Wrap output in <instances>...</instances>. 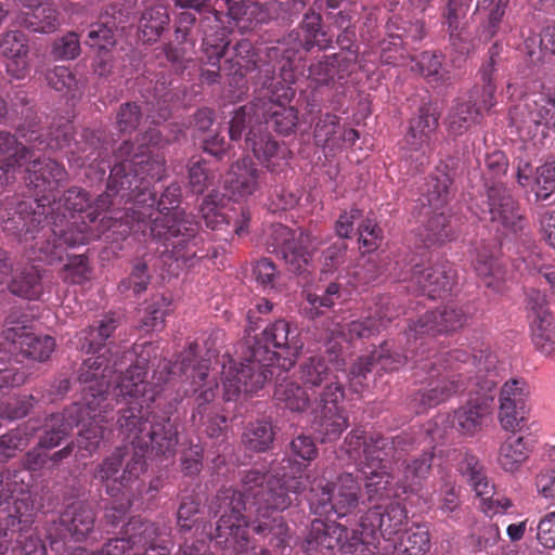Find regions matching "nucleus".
<instances>
[{"label":"nucleus","instance_id":"obj_1","mask_svg":"<svg viewBox=\"0 0 555 555\" xmlns=\"http://www.w3.org/2000/svg\"><path fill=\"white\" fill-rule=\"evenodd\" d=\"M165 173L164 156H146L138 154L130 163L115 164L107 181L106 195L120 197L125 207V216L138 224L149 225L150 236L163 242L162 254L176 261L192 263L199 255L198 224L177 210L181 198V188L171 183L156 198L152 183L162 180Z\"/></svg>","mask_w":555,"mask_h":555},{"label":"nucleus","instance_id":"obj_2","mask_svg":"<svg viewBox=\"0 0 555 555\" xmlns=\"http://www.w3.org/2000/svg\"><path fill=\"white\" fill-rule=\"evenodd\" d=\"M406 350L403 354L392 351L388 343H384L370 354L360 356L348 372L350 386L356 392L363 390L366 375L373 367L380 371H397L408 361L427 373L420 387L410 395V408L416 414L446 402L451 397L466 391L472 383L477 386L495 371L496 357L489 349H480L470 354L467 349L456 348L450 351L435 353L433 357L424 353L420 340H409L406 332Z\"/></svg>","mask_w":555,"mask_h":555},{"label":"nucleus","instance_id":"obj_3","mask_svg":"<svg viewBox=\"0 0 555 555\" xmlns=\"http://www.w3.org/2000/svg\"><path fill=\"white\" fill-rule=\"evenodd\" d=\"M153 344L135 346L122 351L113 365L127 366L117 377L113 396L117 402L125 401L128 406L120 411L117 424L120 435L131 444V457L125 467L124 479L140 477L147 469L145 456L170 459L176 454L179 442L178 425L169 416L149 411L156 400L158 390L145 380Z\"/></svg>","mask_w":555,"mask_h":555},{"label":"nucleus","instance_id":"obj_4","mask_svg":"<svg viewBox=\"0 0 555 555\" xmlns=\"http://www.w3.org/2000/svg\"><path fill=\"white\" fill-rule=\"evenodd\" d=\"M119 325L115 314H106L96 321L89 328L79 334L81 350L92 357L83 360L78 371V380L85 385L82 388L83 421L81 430L78 434L77 446L89 455L95 452L104 437L102 423L107 422V412L113 406L109 403V380L114 374L119 376L125 373L127 366H116L113 363L121 352L117 349L112 351L106 347V341L115 333Z\"/></svg>","mask_w":555,"mask_h":555},{"label":"nucleus","instance_id":"obj_5","mask_svg":"<svg viewBox=\"0 0 555 555\" xmlns=\"http://www.w3.org/2000/svg\"><path fill=\"white\" fill-rule=\"evenodd\" d=\"M309 482L305 475L304 464L284 456L276 466L269 472L253 468L242 477V491L233 489L242 495L245 508L255 506L258 524L254 531L260 535H270V544L276 548H284L289 539V529L282 516L273 517V512L288 508L293 499L291 493L300 494L307 489Z\"/></svg>","mask_w":555,"mask_h":555},{"label":"nucleus","instance_id":"obj_6","mask_svg":"<svg viewBox=\"0 0 555 555\" xmlns=\"http://www.w3.org/2000/svg\"><path fill=\"white\" fill-rule=\"evenodd\" d=\"M302 348L298 328L286 320L280 319L268 325L247 348L240 366H223V400L234 401L241 392H256L275 373L278 378L287 373Z\"/></svg>","mask_w":555,"mask_h":555},{"label":"nucleus","instance_id":"obj_7","mask_svg":"<svg viewBox=\"0 0 555 555\" xmlns=\"http://www.w3.org/2000/svg\"><path fill=\"white\" fill-rule=\"evenodd\" d=\"M406 519V509L398 502L370 507L360 518L361 531L336 521L314 519L301 547L306 553L338 547L341 553L350 555H389L379 552L377 533L389 544L402 531Z\"/></svg>","mask_w":555,"mask_h":555},{"label":"nucleus","instance_id":"obj_8","mask_svg":"<svg viewBox=\"0 0 555 555\" xmlns=\"http://www.w3.org/2000/svg\"><path fill=\"white\" fill-rule=\"evenodd\" d=\"M343 348L330 340L321 354L306 358L298 366V379L315 396L318 403L313 426L322 441H334L348 427V417L339 405L345 398V388L338 372L345 370Z\"/></svg>","mask_w":555,"mask_h":555},{"label":"nucleus","instance_id":"obj_9","mask_svg":"<svg viewBox=\"0 0 555 555\" xmlns=\"http://www.w3.org/2000/svg\"><path fill=\"white\" fill-rule=\"evenodd\" d=\"M46 201L49 203L48 196L7 202L0 222L7 234L15 236L25 248L33 250L35 259L53 262L62 259L66 247L86 242L90 234L85 230L76 234L64 230L62 223L57 222L59 216L51 225ZM63 219L60 218L61 222Z\"/></svg>","mask_w":555,"mask_h":555},{"label":"nucleus","instance_id":"obj_10","mask_svg":"<svg viewBox=\"0 0 555 555\" xmlns=\"http://www.w3.org/2000/svg\"><path fill=\"white\" fill-rule=\"evenodd\" d=\"M43 116H39L33 107H25L21 112V122L16 127L20 138L25 140L31 149L38 151H63L69 163L77 167L92 166L93 163L102 160L107 149L101 141L99 132L86 129L80 133V140L74 139V127L64 122L55 129H44L42 126Z\"/></svg>","mask_w":555,"mask_h":555},{"label":"nucleus","instance_id":"obj_11","mask_svg":"<svg viewBox=\"0 0 555 555\" xmlns=\"http://www.w3.org/2000/svg\"><path fill=\"white\" fill-rule=\"evenodd\" d=\"M48 197L49 203L47 201L44 203L50 222H53L59 216V223H61L60 218H64L62 222L64 230H70L73 234L85 230L90 234L86 242L79 243L76 246L88 244L100 238L106 231L122 225L117 217H107L106 215L98 221V208L105 209L122 204L120 203V197L114 201V197L107 196L106 192L98 198L95 208L91 206L89 193L77 186L68 189L57 201L53 195ZM50 224L53 225L52 223Z\"/></svg>","mask_w":555,"mask_h":555},{"label":"nucleus","instance_id":"obj_12","mask_svg":"<svg viewBox=\"0 0 555 555\" xmlns=\"http://www.w3.org/2000/svg\"><path fill=\"white\" fill-rule=\"evenodd\" d=\"M244 508L242 495L233 488H222L217 492L209 504V513L219 517L214 535L216 544L223 550L222 555H270L268 550H257L251 544L249 521L242 514Z\"/></svg>","mask_w":555,"mask_h":555},{"label":"nucleus","instance_id":"obj_13","mask_svg":"<svg viewBox=\"0 0 555 555\" xmlns=\"http://www.w3.org/2000/svg\"><path fill=\"white\" fill-rule=\"evenodd\" d=\"M485 188L486 199L479 206L480 219L489 220L491 223L505 231L517 233L525 227V218L519 204L514 199L509 190L502 182H490L504 176L508 168V159L504 152L493 151L485 159Z\"/></svg>","mask_w":555,"mask_h":555},{"label":"nucleus","instance_id":"obj_14","mask_svg":"<svg viewBox=\"0 0 555 555\" xmlns=\"http://www.w3.org/2000/svg\"><path fill=\"white\" fill-rule=\"evenodd\" d=\"M304 466L306 469L307 466ZM305 475L310 478L306 472ZM307 488H309L310 511L315 515L323 516L334 513L337 517H345L359 505L360 483L350 473L339 475L334 483L325 479L319 481L309 479Z\"/></svg>","mask_w":555,"mask_h":555},{"label":"nucleus","instance_id":"obj_15","mask_svg":"<svg viewBox=\"0 0 555 555\" xmlns=\"http://www.w3.org/2000/svg\"><path fill=\"white\" fill-rule=\"evenodd\" d=\"M262 121L276 132L287 135L297 125L298 113L294 107L283 103L251 102L243 105L235 111L230 121V139L240 140L246 124L262 127Z\"/></svg>","mask_w":555,"mask_h":555},{"label":"nucleus","instance_id":"obj_16","mask_svg":"<svg viewBox=\"0 0 555 555\" xmlns=\"http://www.w3.org/2000/svg\"><path fill=\"white\" fill-rule=\"evenodd\" d=\"M127 538L107 541L91 555H169V548L159 541L160 528L153 521L133 517L126 525Z\"/></svg>","mask_w":555,"mask_h":555},{"label":"nucleus","instance_id":"obj_17","mask_svg":"<svg viewBox=\"0 0 555 555\" xmlns=\"http://www.w3.org/2000/svg\"><path fill=\"white\" fill-rule=\"evenodd\" d=\"M194 348L195 345L192 346L190 351L183 356L182 362L179 365V369L184 374H188V370L191 366L194 372H197V379L194 375L192 376V392L197 393V406L193 411L192 422L194 424L198 423L201 425H206L205 433L207 436L210 438H218L222 435L223 429L225 428L227 417L218 414H209L206 423L204 422V418L208 409L207 404L214 401L217 396L219 384L215 377H209L208 363L202 362L197 367L193 365V362L195 361Z\"/></svg>","mask_w":555,"mask_h":555},{"label":"nucleus","instance_id":"obj_18","mask_svg":"<svg viewBox=\"0 0 555 555\" xmlns=\"http://www.w3.org/2000/svg\"><path fill=\"white\" fill-rule=\"evenodd\" d=\"M423 433H401L396 437H386L377 433L364 434L360 430L350 431L347 436V442L352 446V450L366 448L369 457L366 463L378 467L382 461L390 462L402 454H406L416 449L420 444V438Z\"/></svg>","mask_w":555,"mask_h":555},{"label":"nucleus","instance_id":"obj_19","mask_svg":"<svg viewBox=\"0 0 555 555\" xmlns=\"http://www.w3.org/2000/svg\"><path fill=\"white\" fill-rule=\"evenodd\" d=\"M175 7L194 10L204 15V23H214V25H203L202 50L208 57V62L214 64L218 62L230 43L227 27L223 25L224 0H175Z\"/></svg>","mask_w":555,"mask_h":555},{"label":"nucleus","instance_id":"obj_20","mask_svg":"<svg viewBox=\"0 0 555 555\" xmlns=\"http://www.w3.org/2000/svg\"><path fill=\"white\" fill-rule=\"evenodd\" d=\"M467 322V313L463 307L450 302L437 310L426 311L409 324L406 335L409 340H420V346H427L439 334H449L464 327Z\"/></svg>","mask_w":555,"mask_h":555},{"label":"nucleus","instance_id":"obj_21","mask_svg":"<svg viewBox=\"0 0 555 555\" xmlns=\"http://www.w3.org/2000/svg\"><path fill=\"white\" fill-rule=\"evenodd\" d=\"M344 450L364 476V488L371 503L379 504L380 501L390 500L402 493L401 488L397 485L396 475L387 472L389 462L382 461L378 467L371 466L370 463H366V457L370 455L366 448H359V451L358 449L352 450V446L347 442V438L344 441Z\"/></svg>","mask_w":555,"mask_h":555},{"label":"nucleus","instance_id":"obj_22","mask_svg":"<svg viewBox=\"0 0 555 555\" xmlns=\"http://www.w3.org/2000/svg\"><path fill=\"white\" fill-rule=\"evenodd\" d=\"M248 131L246 133V147L250 149L254 156L274 175L284 172L288 166L291 157L289 149L274 140L269 133L262 131V127L246 124Z\"/></svg>","mask_w":555,"mask_h":555},{"label":"nucleus","instance_id":"obj_23","mask_svg":"<svg viewBox=\"0 0 555 555\" xmlns=\"http://www.w3.org/2000/svg\"><path fill=\"white\" fill-rule=\"evenodd\" d=\"M410 279L417 284L420 291L430 298H436L452 292L455 284V271L447 260H440L433 266L421 268L415 264L412 268Z\"/></svg>","mask_w":555,"mask_h":555},{"label":"nucleus","instance_id":"obj_24","mask_svg":"<svg viewBox=\"0 0 555 555\" xmlns=\"http://www.w3.org/2000/svg\"><path fill=\"white\" fill-rule=\"evenodd\" d=\"M264 183V173L249 157L233 163L224 181V188L235 199H245L260 191Z\"/></svg>","mask_w":555,"mask_h":555},{"label":"nucleus","instance_id":"obj_25","mask_svg":"<svg viewBox=\"0 0 555 555\" xmlns=\"http://www.w3.org/2000/svg\"><path fill=\"white\" fill-rule=\"evenodd\" d=\"M27 184L36 192V197L52 196L53 191L67 178L64 166L51 158H34L26 162Z\"/></svg>","mask_w":555,"mask_h":555},{"label":"nucleus","instance_id":"obj_26","mask_svg":"<svg viewBox=\"0 0 555 555\" xmlns=\"http://www.w3.org/2000/svg\"><path fill=\"white\" fill-rule=\"evenodd\" d=\"M0 54L7 74L16 80L25 79L30 70L28 37L21 30H9L0 37Z\"/></svg>","mask_w":555,"mask_h":555},{"label":"nucleus","instance_id":"obj_27","mask_svg":"<svg viewBox=\"0 0 555 555\" xmlns=\"http://www.w3.org/2000/svg\"><path fill=\"white\" fill-rule=\"evenodd\" d=\"M130 457L131 450L128 447H118L96 466L94 479L106 483V492L111 496H116L122 488H132L134 483H138L139 489L140 477L124 479L125 467Z\"/></svg>","mask_w":555,"mask_h":555},{"label":"nucleus","instance_id":"obj_28","mask_svg":"<svg viewBox=\"0 0 555 555\" xmlns=\"http://www.w3.org/2000/svg\"><path fill=\"white\" fill-rule=\"evenodd\" d=\"M3 337L12 344L14 351L39 362L47 361L56 346L54 337L37 334L26 327L7 328Z\"/></svg>","mask_w":555,"mask_h":555},{"label":"nucleus","instance_id":"obj_29","mask_svg":"<svg viewBox=\"0 0 555 555\" xmlns=\"http://www.w3.org/2000/svg\"><path fill=\"white\" fill-rule=\"evenodd\" d=\"M263 64H272L264 61L248 39H242L233 47V54L225 60L223 70L240 88V93L247 90L245 77L248 73L258 69L257 80L260 75V67Z\"/></svg>","mask_w":555,"mask_h":555},{"label":"nucleus","instance_id":"obj_30","mask_svg":"<svg viewBox=\"0 0 555 555\" xmlns=\"http://www.w3.org/2000/svg\"><path fill=\"white\" fill-rule=\"evenodd\" d=\"M83 408L75 402L61 413H54L46 417L41 426L42 435L39 438L40 449H53L67 437L74 427L83 421Z\"/></svg>","mask_w":555,"mask_h":555},{"label":"nucleus","instance_id":"obj_31","mask_svg":"<svg viewBox=\"0 0 555 555\" xmlns=\"http://www.w3.org/2000/svg\"><path fill=\"white\" fill-rule=\"evenodd\" d=\"M33 156V151L18 143L15 134L0 130V190L12 184L17 172Z\"/></svg>","mask_w":555,"mask_h":555},{"label":"nucleus","instance_id":"obj_32","mask_svg":"<svg viewBox=\"0 0 555 555\" xmlns=\"http://www.w3.org/2000/svg\"><path fill=\"white\" fill-rule=\"evenodd\" d=\"M272 246L274 251L280 254L294 272H301L304 266L308 264V253L304 244L309 236L300 232L298 240L296 233L283 224L272 227Z\"/></svg>","mask_w":555,"mask_h":555},{"label":"nucleus","instance_id":"obj_33","mask_svg":"<svg viewBox=\"0 0 555 555\" xmlns=\"http://www.w3.org/2000/svg\"><path fill=\"white\" fill-rule=\"evenodd\" d=\"M199 212L205 225L212 231L233 232L238 236L247 232L250 220L247 209L242 208L240 214L235 210L225 211L215 202L205 199L201 205Z\"/></svg>","mask_w":555,"mask_h":555},{"label":"nucleus","instance_id":"obj_34","mask_svg":"<svg viewBox=\"0 0 555 555\" xmlns=\"http://www.w3.org/2000/svg\"><path fill=\"white\" fill-rule=\"evenodd\" d=\"M29 486L25 482L23 472H1L0 473V506L8 503L10 499L16 496L14 502L15 518L25 526L31 522V504L29 496Z\"/></svg>","mask_w":555,"mask_h":555},{"label":"nucleus","instance_id":"obj_35","mask_svg":"<svg viewBox=\"0 0 555 555\" xmlns=\"http://www.w3.org/2000/svg\"><path fill=\"white\" fill-rule=\"evenodd\" d=\"M281 79L275 76V64H263L260 67V75L257 83L264 91L263 99L255 102H273L288 104L295 95L292 85L295 82L293 72L285 69V64L280 67Z\"/></svg>","mask_w":555,"mask_h":555},{"label":"nucleus","instance_id":"obj_36","mask_svg":"<svg viewBox=\"0 0 555 555\" xmlns=\"http://www.w3.org/2000/svg\"><path fill=\"white\" fill-rule=\"evenodd\" d=\"M354 67V61L341 54H332L308 67V78L315 86H331L347 79Z\"/></svg>","mask_w":555,"mask_h":555},{"label":"nucleus","instance_id":"obj_37","mask_svg":"<svg viewBox=\"0 0 555 555\" xmlns=\"http://www.w3.org/2000/svg\"><path fill=\"white\" fill-rule=\"evenodd\" d=\"M59 519L66 533L74 541L81 542L94 529L95 513L88 503L76 501L65 507Z\"/></svg>","mask_w":555,"mask_h":555},{"label":"nucleus","instance_id":"obj_38","mask_svg":"<svg viewBox=\"0 0 555 555\" xmlns=\"http://www.w3.org/2000/svg\"><path fill=\"white\" fill-rule=\"evenodd\" d=\"M501 46L495 42L489 49V60L483 63L479 69L481 85H476L469 93L467 100L473 103L477 102V107L481 108V114L485 111H490L495 105L494 94L496 86L494 83V73L496 72L495 65L500 54Z\"/></svg>","mask_w":555,"mask_h":555},{"label":"nucleus","instance_id":"obj_39","mask_svg":"<svg viewBox=\"0 0 555 555\" xmlns=\"http://www.w3.org/2000/svg\"><path fill=\"white\" fill-rule=\"evenodd\" d=\"M434 451H424L418 457L403 461L396 473L397 485L402 493L416 492L431 472Z\"/></svg>","mask_w":555,"mask_h":555},{"label":"nucleus","instance_id":"obj_40","mask_svg":"<svg viewBox=\"0 0 555 555\" xmlns=\"http://www.w3.org/2000/svg\"><path fill=\"white\" fill-rule=\"evenodd\" d=\"M534 440L530 436L509 435L498 451V464L507 473H516L528 461L533 451Z\"/></svg>","mask_w":555,"mask_h":555},{"label":"nucleus","instance_id":"obj_41","mask_svg":"<svg viewBox=\"0 0 555 555\" xmlns=\"http://www.w3.org/2000/svg\"><path fill=\"white\" fill-rule=\"evenodd\" d=\"M322 17L319 13L309 11L305 14L302 22L298 28L294 29L288 39L297 43L305 51H310L318 47L325 50L331 46V38L322 29Z\"/></svg>","mask_w":555,"mask_h":555},{"label":"nucleus","instance_id":"obj_42","mask_svg":"<svg viewBox=\"0 0 555 555\" xmlns=\"http://www.w3.org/2000/svg\"><path fill=\"white\" fill-rule=\"evenodd\" d=\"M423 215L428 218L420 229L418 235L427 247L440 245L454 238L455 231L451 223V216L446 212V208L440 210L423 209Z\"/></svg>","mask_w":555,"mask_h":555},{"label":"nucleus","instance_id":"obj_43","mask_svg":"<svg viewBox=\"0 0 555 555\" xmlns=\"http://www.w3.org/2000/svg\"><path fill=\"white\" fill-rule=\"evenodd\" d=\"M282 373L279 378L276 373L272 376L275 378L276 385L273 392V399L279 405H283L292 412H304L311 403V391L294 380L283 377Z\"/></svg>","mask_w":555,"mask_h":555},{"label":"nucleus","instance_id":"obj_44","mask_svg":"<svg viewBox=\"0 0 555 555\" xmlns=\"http://www.w3.org/2000/svg\"><path fill=\"white\" fill-rule=\"evenodd\" d=\"M116 13L121 16V12L112 7L101 14L100 20L90 25L85 43L90 48H96L100 51H111L116 44L115 33L118 29Z\"/></svg>","mask_w":555,"mask_h":555},{"label":"nucleus","instance_id":"obj_45","mask_svg":"<svg viewBox=\"0 0 555 555\" xmlns=\"http://www.w3.org/2000/svg\"><path fill=\"white\" fill-rule=\"evenodd\" d=\"M459 470L480 499H488L493 492L494 486L487 476L486 467L475 454L465 453L459 464Z\"/></svg>","mask_w":555,"mask_h":555},{"label":"nucleus","instance_id":"obj_46","mask_svg":"<svg viewBox=\"0 0 555 555\" xmlns=\"http://www.w3.org/2000/svg\"><path fill=\"white\" fill-rule=\"evenodd\" d=\"M451 179L448 173L437 170L430 175L422 190L420 202L423 209L440 210L446 208L449 199Z\"/></svg>","mask_w":555,"mask_h":555},{"label":"nucleus","instance_id":"obj_47","mask_svg":"<svg viewBox=\"0 0 555 555\" xmlns=\"http://www.w3.org/2000/svg\"><path fill=\"white\" fill-rule=\"evenodd\" d=\"M389 555H424L430 548L429 531L425 526L416 525L403 532L399 543L384 546Z\"/></svg>","mask_w":555,"mask_h":555},{"label":"nucleus","instance_id":"obj_48","mask_svg":"<svg viewBox=\"0 0 555 555\" xmlns=\"http://www.w3.org/2000/svg\"><path fill=\"white\" fill-rule=\"evenodd\" d=\"M59 11L51 7H39L29 8L28 11L21 12L16 22L20 26L27 28L34 33L50 34L55 31L60 26Z\"/></svg>","mask_w":555,"mask_h":555},{"label":"nucleus","instance_id":"obj_49","mask_svg":"<svg viewBox=\"0 0 555 555\" xmlns=\"http://www.w3.org/2000/svg\"><path fill=\"white\" fill-rule=\"evenodd\" d=\"M525 109L529 122L543 126L555 133V95L539 93L525 100Z\"/></svg>","mask_w":555,"mask_h":555},{"label":"nucleus","instance_id":"obj_50","mask_svg":"<svg viewBox=\"0 0 555 555\" xmlns=\"http://www.w3.org/2000/svg\"><path fill=\"white\" fill-rule=\"evenodd\" d=\"M483 406L477 401L469 400L454 410L449 416L451 427L466 437L475 436L482 426Z\"/></svg>","mask_w":555,"mask_h":555},{"label":"nucleus","instance_id":"obj_51","mask_svg":"<svg viewBox=\"0 0 555 555\" xmlns=\"http://www.w3.org/2000/svg\"><path fill=\"white\" fill-rule=\"evenodd\" d=\"M42 274L40 269L35 264L24 267L16 271L13 275L9 288L10 292L18 297L37 300L43 292Z\"/></svg>","mask_w":555,"mask_h":555},{"label":"nucleus","instance_id":"obj_52","mask_svg":"<svg viewBox=\"0 0 555 555\" xmlns=\"http://www.w3.org/2000/svg\"><path fill=\"white\" fill-rule=\"evenodd\" d=\"M482 117L476 101L473 103L472 100L459 99L449 112L448 127L451 133L460 135L479 124Z\"/></svg>","mask_w":555,"mask_h":555},{"label":"nucleus","instance_id":"obj_53","mask_svg":"<svg viewBox=\"0 0 555 555\" xmlns=\"http://www.w3.org/2000/svg\"><path fill=\"white\" fill-rule=\"evenodd\" d=\"M508 2L509 0H478L475 14L482 17L481 35L486 40L498 34Z\"/></svg>","mask_w":555,"mask_h":555},{"label":"nucleus","instance_id":"obj_54","mask_svg":"<svg viewBox=\"0 0 555 555\" xmlns=\"http://www.w3.org/2000/svg\"><path fill=\"white\" fill-rule=\"evenodd\" d=\"M473 266L485 286L495 291L501 289L503 273L498 259L488 246L477 249Z\"/></svg>","mask_w":555,"mask_h":555},{"label":"nucleus","instance_id":"obj_55","mask_svg":"<svg viewBox=\"0 0 555 555\" xmlns=\"http://www.w3.org/2000/svg\"><path fill=\"white\" fill-rule=\"evenodd\" d=\"M163 134L160 130L156 128H150L140 138L138 151L133 153V143L130 141H124L117 151L114 152L116 164L130 163L135 155L144 154L149 156H162L159 153H154L150 150L151 146L156 147L163 144Z\"/></svg>","mask_w":555,"mask_h":555},{"label":"nucleus","instance_id":"obj_56","mask_svg":"<svg viewBox=\"0 0 555 555\" xmlns=\"http://www.w3.org/2000/svg\"><path fill=\"white\" fill-rule=\"evenodd\" d=\"M402 149L405 151L404 156L406 158L412 159L413 154L416 153L414 170H420L421 167L428 163L431 155V139L425 132H421L420 129L413 131L412 124H410L403 139Z\"/></svg>","mask_w":555,"mask_h":555},{"label":"nucleus","instance_id":"obj_57","mask_svg":"<svg viewBox=\"0 0 555 555\" xmlns=\"http://www.w3.org/2000/svg\"><path fill=\"white\" fill-rule=\"evenodd\" d=\"M36 430L37 427L28 422L0 436V462L8 461L16 451L26 448Z\"/></svg>","mask_w":555,"mask_h":555},{"label":"nucleus","instance_id":"obj_58","mask_svg":"<svg viewBox=\"0 0 555 555\" xmlns=\"http://www.w3.org/2000/svg\"><path fill=\"white\" fill-rule=\"evenodd\" d=\"M169 23V15L164 7L146 9L140 18L139 29L145 42H155Z\"/></svg>","mask_w":555,"mask_h":555},{"label":"nucleus","instance_id":"obj_59","mask_svg":"<svg viewBox=\"0 0 555 555\" xmlns=\"http://www.w3.org/2000/svg\"><path fill=\"white\" fill-rule=\"evenodd\" d=\"M274 440V431L271 423L257 421L249 423L242 436L244 446L251 451H267Z\"/></svg>","mask_w":555,"mask_h":555},{"label":"nucleus","instance_id":"obj_60","mask_svg":"<svg viewBox=\"0 0 555 555\" xmlns=\"http://www.w3.org/2000/svg\"><path fill=\"white\" fill-rule=\"evenodd\" d=\"M339 117L326 113L319 117L314 128V141L317 145L324 149H330L331 152L339 150V131H340Z\"/></svg>","mask_w":555,"mask_h":555},{"label":"nucleus","instance_id":"obj_61","mask_svg":"<svg viewBox=\"0 0 555 555\" xmlns=\"http://www.w3.org/2000/svg\"><path fill=\"white\" fill-rule=\"evenodd\" d=\"M46 78L51 88L70 98H76L82 88L81 80L66 66H55L47 73Z\"/></svg>","mask_w":555,"mask_h":555},{"label":"nucleus","instance_id":"obj_62","mask_svg":"<svg viewBox=\"0 0 555 555\" xmlns=\"http://www.w3.org/2000/svg\"><path fill=\"white\" fill-rule=\"evenodd\" d=\"M343 300V287L339 283L331 282L325 288H318L314 293L307 294V301L314 310V315L323 313L322 309H331Z\"/></svg>","mask_w":555,"mask_h":555},{"label":"nucleus","instance_id":"obj_63","mask_svg":"<svg viewBox=\"0 0 555 555\" xmlns=\"http://www.w3.org/2000/svg\"><path fill=\"white\" fill-rule=\"evenodd\" d=\"M171 300L164 295L155 296L145 308L141 328L154 331L163 327L165 317L170 312Z\"/></svg>","mask_w":555,"mask_h":555},{"label":"nucleus","instance_id":"obj_64","mask_svg":"<svg viewBox=\"0 0 555 555\" xmlns=\"http://www.w3.org/2000/svg\"><path fill=\"white\" fill-rule=\"evenodd\" d=\"M538 199L546 201L555 191V163L545 162L534 171L533 186Z\"/></svg>","mask_w":555,"mask_h":555}]
</instances>
